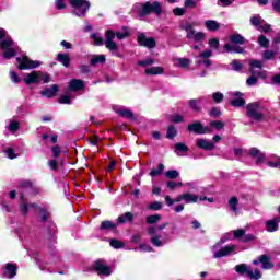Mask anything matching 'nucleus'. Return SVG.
<instances>
[{
	"instance_id": "1",
	"label": "nucleus",
	"mask_w": 280,
	"mask_h": 280,
	"mask_svg": "<svg viewBox=\"0 0 280 280\" xmlns=\"http://www.w3.org/2000/svg\"><path fill=\"white\" fill-rule=\"evenodd\" d=\"M194 27H198L197 22H184L180 25V28L186 32V38L188 40H194L195 43H200L207 38V34L205 32H196Z\"/></svg>"
},
{
	"instance_id": "2",
	"label": "nucleus",
	"mask_w": 280,
	"mask_h": 280,
	"mask_svg": "<svg viewBox=\"0 0 280 280\" xmlns=\"http://www.w3.org/2000/svg\"><path fill=\"white\" fill-rule=\"evenodd\" d=\"M226 240H231V234H225L215 245H213L212 249L214 250V259H221V257H229V255H233V253H235L237 248V246L235 245H228L220 248V246H222V244H224Z\"/></svg>"
},
{
	"instance_id": "3",
	"label": "nucleus",
	"mask_w": 280,
	"mask_h": 280,
	"mask_svg": "<svg viewBox=\"0 0 280 280\" xmlns=\"http://www.w3.org/2000/svg\"><path fill=\"white\" fill-rule=\"evenodd\" d=\"M115 36L118 38V40H124V38H128L129 33L128 31L117 33L113 31H107L105 33V47L113 54H115V51L119 49V46L117 45V43H115Z\"/></svg>"
},
{
	"instance_id": "4",
	"label": "nucleus",
	"mask_w": 280,
	"mask_h": 280,
	"mask_svg": "<svg viewBox=\"0 0 280 280\" xmlns=\"http://www.w3.org/2000/svg\"><path fill=\"white\" fill-rule=\"evenodd\" d=\"M234 269H235V272H237V275H241L242 277L246 275V277L249 278L250 280H259L261 279V277H264V275L261 273V271H259V269L253 270L246 264L236 265Z\"/></svg>"
},
{
	"instance_id": "5",
	"label": "nucleus",
	"mask_w": 280,
	"mask_h": 280,
	"mask_svg": "<svg viewBox=\"0 0 280 280\" xmlns=\"http://www.w3.org/2000/svg\"><path fill=\"white\" fill-rule=\"evenodd\" d=\"M167 225L168 223H163L158 226L152 225L149 226L147 230L148 233L151 235V244H153V246H155L156 248H161L163 244H167V240H161V235L156 234V231H163Z\"/></svg>"
},
{
	"instance_id": "6",
	"label": "nucleus",
	"mask_w": 280,
	"mask_h": 280,
	"mask_svg": "<svg viewBox=\"0 0 280 280\" xmlns=\"http://www.w3.org/2000/svg\"><path fill=\"white\" fill-rule=\"evenodd\" d=\"M0 49H3L4 58L10 60V58H14V56H16L19 46L16 43H14V40H12V37H7L4 40L0 42Z\"/></svg>"
},
{
	"instance_id": "7",
	"label": "nucleus",
	"mask_w": 280,
	"mask_h": 280,
	"mask_svg": "<svg viewBox=\"0 0 280 280\" xmlns=\"http://www.w3.org/2000/svg\"><path fill=\"white\" fill-rule=\"evenodd\" d=\"M69 3L73 8L72 13L80 18L86 16V12L91 8V3L86 0H69Z\"/></svg>"
},
{
	"instance_id": "8",
	"label": "nucleus",
	"mask_w": 280,
	"mask_h": 280,
	"mask_svg": "<svg viewBox=\"0 0 280 280\" xmlns=\"http://www.w3.org/2000/svg\"><path fill=\"white\" fill-rule=\"evenodd\" d=\"M163 12V8L161 7L160 2H145L142 4V9L139 11L140 19L148 16L150 14H156L158 16L161 15Z\"/></svg>"
},
{
	"instance_id": "9",
	"label": "nucleus",
	"mask_w": 280,
	"mask_h": 280,
	"mask_svg": "<svg viewBox=\"0 0 280 280\" xmlns=\"http://www.w3.org/2000/svg\"><path fill=\"white\" fill-rule=\"evenodd\" d=\"M261 110V104L257 102L249 103L246 106V115L247 117H249V119H253L254 121H261V119H264V113Z\"/></svg>"
},
{
	"instance_id": "10",
	"label": "nucleus",
	"mask_w": 280,
	"mask_h": 280,
	"mask_svg": "<svg viewBox=\"0 0 280 280\" xmlns=\"http://www.w3.org/2000/svg\"><path fill=\"white\" fill-rule=\"evenodd\" d=\"M16 62L18 69H20V71H25L27 69H37V67L40 65V61L31 60L27 56H23L22 58L18 57Z\"/></svg>"
},
{
	"instance_id": "11",
	"label": "nucleus",
	"mask_w": 280,
	"mask_h": 280,
	"mask_svg": "<svg viewBox=\"0 0 280 280\" xmlns=\"http://www.w3.org/2000/svg\"><path fill=\"white\" fill-rule=\"evenodd\" d=\"M93 269L97 272L98 277H110L113 275V270L104 260L98 259L93 264Z\"/></svg>"
},
{
	"instance_id": "12",
	"label": "nucleus",
	"mask_w": 280,
	"mask_h": 280,
	"mask_svg": "<svg viewBox=\"0 0 280 280\" xmlns=\"http://www.w3.org/2000/svg\"><path fill=\"white\" fill-rule=\"evenodd\" d=\"M189 132H195V135H211L213 131L209 127H203L200 121H195L188 125Z\"/></svg>"
},
{
	"instance_id": "13",
	"label": "nucleus",
	"mask_w": 280,
	"mask_h": 280,
	"mask_svg": "<svg viewBox=\"0 0 280 280\" xmlns=\"http://www.w3.org/2000/svg\"><path fill=\"white\" fill-rule=\"evenodd\" d=\"M138 43L141 47H147V49H154V47H156V40L154 37L148 38L143 33L138 35Z\"/></svg>"
},
{
	"instance_id": "14",
	"label": "nucleus",
	"mask_w": 280,
	"mask_h": 280,
	"mask_svg": "<svg viewBox=\"0 0 280 280\" xmlns=\"http://www.w3.org/2000/svg\"><path fill=\"white\" fill-rule=\"evenodd\" d=\"M254 266H259L262 264V270H272L275 268V264L270 261V257L268 255H260L256 260H253Z\"/></svg>"
},
{
	"instance_id": "15",
	"label": "nucleus",
	"mask_w": 280,
	"mask_h": 280,
	"mask_svg": "<svg viewBox=\"0 0 280 280\" xmlns=\"http://www.w3.org/2000/svg\"><path fill=\"white\" fill-rule=\"evenodd\" d=\"M229 96L234 97L231 100V105L235 108H241V106L246 104V101H244V94L242 92H229Z\"/></svg>"
},
{
	"instance_id": "16",
	"label": "nucleus",
	"mask_w": 280,
	"mask_h": 280,
	"mask_svg": "<svg viewBox=\"0 0 280 280\" xmlns=\"http://www.w3.org/2000/svg\"><path fill=\"white\" fill-rule=\"evenodd\" d=\"M256 69H264V61L261 60H249V73L252 75H258V78H261L262 73L261 71H257Z\"/></svg>"
},
{
	"instance_id": "17",
	"label": "nucleus",
	"mask_w": 280,
	"mask_h": 280,
	"mask_svg": "<svg viewBox=\"0 0 280 280\" xmlns=\"http://www.w3.org/2000/svg\"><path fill=\"white\" fill-rule=\"evenodd\" d=\"M113 110H115V113L120 115V117H126L127 119L135 120V114L126 107L116 105V106H113Z\"/></svg>"
},
{
	"instance_id": "18",
	"label": "nucleus",
	"mask_w": 280,
	"mask_h": 280,
	"mask_svg": "<svg viewBox=\"0 0 280 280\" xmlns=\"http://www.w3.org/2000/svg\"><path fill=\"white\" fill-rule=\"evenodd\" d=\"M234 238L235 240H241L242 242H253V240H255V236L253 234L246 235L245 230L238 229V230L234 231Z\"/></svg>"
},
{
	"instance_id": "19",
	"label": "nucleus",
	"mask_w": 280,
	"mask_h": 280,
	"mask_svg": "<svg viewBox=\"0 0 280 280\" xmlns=\"http://www.w3.org/2000/svg\"><path fill=\"white\" fill-rule=\"evenodd\" d=\"M24 82L26 84H38V82H40V72L33 71L31 73L25 74Z\"/></svg>"
},
{
	"instance_id": "20",
	"label": "nucleus",
	"mask_w": 280,
	"mask_h": 280,
	"mask_svg": "<svg viewBox=\"0 0 280 280\" xmlns=\"http://www.w3.org/2000/svg\"><path fill=\"white\" fill-rule=\"evenodd\" d=\"M279 222H280L279 217H275L273 219L268 220L266 222V231H268V233L277 232V230L279 229Z\"/></svg>"
},
{
	"instance_id": "21",
	"label": "nucleus",
	"mask_w": 280,
	"mask_h": 280,
	"mask_svg": "<svg viewBox=\"0 0 280 280\" xmlns=\"http://www.w3.org/2000/svg\"><path fill=\"white\" fill-rule=\"evenodd\" d=\"M3 275L7 279H14V277H16V266L12 262H8L4 267Z\"/></svg>"
},
{
	"instance_id": "22",
	"label": "nucleus",
	"mask_w": 280,
	"mask_h": 280,
	"mask_svg": "<svg viewBox=\"0 0 280 280\" xmlns=\"http://www.w3.org/2000/svg\"><path fill=\"white\" fill-rule=\"evenodd\" d=\"M197 148L201 150H215V144L207 139H197Z\"/></svg>"
},
{
	"instance_id": "23",
	"label": "nucleus",
	"mask_w": 280,
	"mask_h": 280,
	"mask_svg": "<svg viewBox=\"0 0 280 280\" xmlns=\"http://www.w3.org/2000/svg\"><path fill=\"white\" fill-rule=\"evenodd\" d=\"M70 91H82L84 89V81L80 79H72L69 82Z\"/></svg>"
},
{
	"instance_id": "24",
	"label": "nucleus",
	"mask_w": 280,
	"mask_h": 280,
	"mask_svg": "<svg viewBox=\"0 0 280 280\" xmlns=\"http://www.w3.org/2000/svg\"><path fill=\"white\" fill-rule=\"evenodd\" d=\"M57 61L68 68L71 65V57L69 56V54L59 52L57 55Z\"/></svg>"
},
{
	"instance_id": "25",
	"label": "nucleus",
	"mask_w": 280,
	"mask_h": 280,
	"mask_svg": "<svg viewBox=\"0 0 280 280\" xmlns=\"http://www.w3.org/2000/svg\"><path fill=\"white\" fill-rule=\"evenodd\" d=\"M145 75H163L165 69L163 67H151L144 70Z\"/></svg>"
},
{
	"instance_id": "26",
	"label": "nucleus",
	"mask_w": 280,
	"mask_h": 280,
	"mask_svg": "<svg viewBox=\"0 0 280 280\" xmlns=\"http://www.w3.org/2000/svg\"><path fill=\"white\" fill-rule=\"evenodd\" d=\"M56 93H58V85L54 84L50 88L44 89V91L40 92V95L44 97H55Z\"/></svg>"
},
{
	"instance_id": "27",
	"label": "nucleus",
	"mask_w": 280,
	"mask_h": 280,
	"mask_svg": "<svg viewBox=\"0 0 280 280\" xmlns=\"http://www.w3.org/2000/svg\"><path fill=\"white\" fill-rule=\"evenodd\" d=\"M135 215L132 212H125L124 214L119 215L117 219L118 224H126V222H133Z\"/></svg>"
},
{
	"instance_id": "28",
	"label": "nucleus",
	"mask_w": 280,
	"mask_h": 280,
	"mask_svg": "<svg viewBox=\"0 0 280 280\" xmlns=\"http://www.w3.org/2000/svg\"><path fill=\"white\" fill-rule=\"evenodd\" d=\"M205 26L209 32H218V30H220V23L215 20L206 21Z\"/></svg>"
},
{
	"instance_id": "29",
	"label": "nucleus",
	"mask_w": 280,
	"mask_h": 280,
	"mask_svg": "<svg viewBox=\"0 0 280 280\" xmlns=\"http://www.w3.org/2000/svg\"><path fill=\"white\" fill-rule=\"evenodd\" d=\"M228 205L231 211H233V213L237 215L238 213L237 206L240 205V199H237V197H231L230 200L228 201Z\"/></svg>"
},
{
	"instance_id": "30",
	"label": "nucleus",
	"mask_w": 280,
	"mask_h": 280,
	"mask_svg": "<svg viewBox=\"0 0 280 280\" xmlns=\"http://www.w3.org/2000/svg\"><path fill=\"white\" fill-rule=\"evenodd\" d=\"M183 196L184 202H186V205L198 202V195H194L191 192H184Z\"/></svg>"
},
{
	"instance_id": "31",
	"label": "nucleus",
	"mask_w": 280,
	"mask_h": 280,
	"mask_svg": "<svg viewBox=\"0 0 280 280\" xmlns=\"http://www.w3.org/2000/svg\"><path fill=\"white\" fill-rule=\"evenodd\" d=\"M37 207H38V205H36V203H30V205L22 203L20 206V211H21L22 215H28L30 209H37Z\"/></svg>"
},
{
	"instance_id": "32",
	"label": "nucleus",
	"mask_w": 280,
	"mask_h": 280,
	"mask_svg": "<svg viewBox=\"0 0 280 280\" xmlns=\"http://www.w3.org/2000/svg\"><path fill=\"white\" fill-rule=\"evenodd\" d=\"M106 62V56L104 55H94L91 59L92 67H95V65H104Z\"/></svg>"
},
{
	"instance_id": "33",
	"label": "nucleus",
	"mask_w": 280,
	"mask_h": 280,
	"mask_svg": "<svg viewBox=\"0 0 280 280\" xmlns=\"http://www.w3.org/2000/svg\"><path fill=\"white\" fill-rule=\"evenodd\" d=\"M117 226V223H114L113 221H103L101 223V231H113Z\"/></svg>"
},
{
	"instance_id": "34",
	"label": "nucleus",
	"mask_w": 280,
	"mask_h": 280,
	"mask_svg": "<svg viewBox=\"0 0 280 280\" xmlns=\"http://www.w3.org/2000/svg\"><path fill=\"white\" fill-rule=\"evenodd\" d=\"M230 40L234 43V45H244V43H246V39L241 34L231 35Z\"/></svg>"
},
{
	"instance_id": "35",
	"label": "nucleus",
	"mask_w": 280,
	"mask_h": 280,
	"mask_svg": "<svg viewBox=\"0 0 280 280\" xmlns=\"http://www.w3.org/2000/svg\"><path fill=\"white\" fill-rule=\"evenodd\" d=\"M147 209L149 211H161L163 209V202L161 201H154L148 205Z\"/></svg>"
},
{
	"instance_id": "36",
	"label": "nucleus",
	"mask_w": 280,
	"mask_h": 280,
	"mask_svg": "<svg viewBox=\"0 0 280 280\" xmlns=\"http://www.w3.org/2000/svg\"><path fill=\"white\" fill-rule=\"evenodd\" d=\"M224 49L225 51H233L234 54H244V48L240 46L233 47L231 44H225Z\"/></svg>"
},
{
	"instance_id": "37",
	"label": "nucleus",
	"mask_w": 280,
	"mask_h": 280,
	"mask_svg": "<svg viewBox=\"0 0 280 280\" xmlns=\"http://www.w3.org/2000/svg\"><path fill=\"white\" fill-rule=\"evenodd\" d=\"M36 210L37 211H39V213H40V221L42 222H47V220H49V212L47 211V209L46 208H42V207H38L37 206V208H36Z\"/></svg>"
},
{
	"instance_id": "38",
	"label": "nucleus",
	"mask_w": 280,
	"mask_h": 280,
	"mask_svg": "<svg viewBox=\"0 0 280 280\" xmlns=\"http://www.w3.org/2000/svg\"><path fill=\"white\" fill-rule=\"evenodd\" d=\"M92 40H94V45L102 46L104 45V37L100 35V33H92L91 34Z\"/></svg>"
},
{
	"instance_id": "39",
	"label": "nucleus",
	"mask_w": 280,
	"mask_h": 280,
	"mask_svg": "<svg viewBox=\"0 0 280 280\" xmlns=\"http://www.w3.org/2000/svg\"><path fill=\"white\" fill-rule=\"evenodd\" d=\"M163 172H165V165L163 164H159L158 165V170L153 168L150 172V176H152V178L156 177V176H161V174H163Z\"/></svg>"
},
{
	"instance_id": "40",
	"label": "nucleus",
	"mask_w": 280,
	"mask_h": 280,
	"mask_svg": "<svg viewBox=\"0 0 280 280\" xmlns=\"http://www.w3.org/2000/svg\"><path fill=\"white\" fill-rule=\"evenodd\" d=\"M264 20L261 19V16H254L250 19V23L254 27H256V30H259V27H261V25H264Z\"/></svg>"
},
{
	"instance_id": "41",
	"label": "nucleus",
	"mask_w": 280,
	"mask_h": 280,
	"mask_svg": "<svg viewBox=\"0 0 280 280\" xmlns=\"http://www.w3.org/2000/svg\"><path fill=\"white\" fill-rule=\"evenodd\" d=\"M161 214H152L147 217V224H158V222H161Z\"/></svg>"
},
{
	"instance_id": "42",
	"label": "nucleus",
	"mask_w": 280,
	"mask_h": 280,
	"mask_svg": "<svg viewBox=\"0 0 280 280\" xmlns=\"http://www.w3.org/2000/svg\"><path fill=\"white\" fill-rule=\"evenodd\" d=\"M258 45H260V47H264L265 49H268V47H270V40L266 38L265 35H260L258 37Z\"/></svg>"
},
{
	"instance_id": "43",
	"label": "nucleus",
	"mask_w": 280,
	"mask_h": 280,
	"mask_svg": "<svg viewBox=\"0 0 280 280\" xmlns=\"http://www.w3.org/2000/svg\"><path fill=\"white\" fill-rule=\"evenodd\" d=\"M231 67L233 71H242V69H244V65L237 59L232 60Z\"/></svg>"
},
{
	"instance_id": "44",
	"label": "nucleus",
	"mask_w": 280,
	"mask_h": 280,
	"mask_svg": "<svg viewBox=\"0 0 280 280\" xmlns=\"http://www.w3.org/2000/svg\"><path fill=\"white\" fill-rule=\"evenodd\" d=\"M212 100L215 102V104H222V102H224V94L221 92H214L212 94Z\"/></svg>"
},
{
	"instance_id": "45",
	"label": "nucleus",
	"mask_w": 280,
	"mask_h": 280,
	"mask_svg": "<svg viewBox=\"0 0 280 280\" xmlns=\"http://www.w3.org/2000/svg\"><path fill=\"white\" fill-rule=\"evenodd\" d=\"M166 178H170L171 180H174L180 176V173L176 170H171L165 173Z\"/></svg>"
},
{
	"instance_id": "46",
	"label": "nucleus",
	"mask_w": 280,
	"mask_h": 280,
	"mask_svg": "<svg viewBox=\"0 0 280 280\" xmlns=\"http://www.w3.org/2000/svg\"><path fill=\"white\" fill-rule=\"evenodd\" d=\"M8 128L10 132H16V130L21 128V125L19 124V121L10 120Z\"/></svg>"
},
{
	"instance_id": "47",
	"label": "nucleus",
	"mask_w": 280,
	"mask_h": 280,
	"mask_svg": "<svg viewBox=\"0 0 280 280\" xmlns=\"http://www.w3.org/2000/svg\"><path fill=\"white\" fill-rule=\"evenodd\" d=\"M177 62L183 69H187L191 65V60L187 58H178Z\"/></svg>"
},
{
	"instance_id": "48",
	"label": "nucleus",
	"mask_w": 280,
	"mask_h": 280,
	"mask_svg": "<svg viewBox=\"0 0 280 280\" xmlns=\"http://www.w3.org/2000/svg\"><path fill=\"white\" fill-rule=\"evenodd\" d=\"M170 119L173 124H183L185 121V117L178 114L171 115Z\"/></svg>"
},
{
	"instance_id": "49",
	"label": "nucleus",
	"mask_w": 280,
	"mask_h": 280,
	"mask_svg": "<svg viewBox=\"0 0 280 280\" xmlns=\"http://www.w3.org/2000/svg\"><path fill=\"white\" fill-rule=\"evenodd\" d=\"M182 186H183V183H180V182L171 180V182L166 183V187H167V189H171V191H174V189H176V187H182Z\"/></svg>"
},
{
	"instance_id": "50",
	"label": "nucleus",
	"mask_w": 280,
	"mask_h": 280,
	"mask_svg": "<svg viewBox=\"0 0 280 280\" xmlns=\"http://www.w3.org/2000/svg\"><path fill=\"white\" fill-rule=\"evenodd\" d=\"M276 161H267L268 167L279 168L280 170V158L275 156Z\"/></svg>"
},
{
	"instance_id": "51",
	"label": "nucleus",
	"mask_w": 280,
	"mask_h": 280,
	"mask_svg": "<svg viewBox=\"0 0 280 280\" xmlns=\"http://www.w3.org/2000/svg\"><path fill=\"white\" fill-rule=\"evenodd\" d=\"M178 132L176 131V128L174 126H170L166 131V138L167 139H174Z\"/></svg>"
},
{
	"instance_id": "52",
	"label": "nucleus",
	"mask_w": 280,
	"mask_h": 280,
	"mask_svg": "<svg viewBox=\"0 0 280 280\" xmlns=\"http://www.w3.org/2000/svg\"><path fill=\"white\" fill-rule=\"evenodd\" d=\"M175 152H189V148L185 143L178 142L175 144Z\"/></svg>"
},
{
	"instance_id": "53",
	"label": "nucleus",
	"mask_w": 280,
	"mask_h": 280,
	"mask_svg": "<svg viewBox=\"0 0 280 280\" xmlns=\"http://www.w3.org/2000/svg\"><path fill=\"white\" fill-rule=\"evenodd\" d=\"M210 126L215 128V130H222L224 128V122L220 120H212L210 121Z\"/></svg>"
},
{
	"instance_id": "54",
	"label": "nucleus",
	"mask_w": 280,
	"mask_h": 280,
	"mask_svg": "<svg viewBox=\"0 0 280 280\" xmlns=\"http://www.w3.org/2000/svg\"><path fill=\"white\" fill-rule=\"evenodd\" d=\"M213 56V51L211 49L205 50L199 54L198 58H202V60H209Z\"/></svg>"
},
{
	"instance_id": "55",
	"label": "nucleus",
	"mask_w": 280,
	"mask_h": 280,
	"mask_svg": "<svg viewBox=\"0 0 280 280\" xmlns=\"http://www.w3.org/2000/svg\"><path fill=\"white\" fill-rule=\"evenodd\" d=\"M275 59V51L272 50H265L262 52V60H273Z\"/></svg>"
},
{
	"instance_id": "56",
	"label": "nucleus",
	"mask_w": 280,
	"mask_h": 280,
	"mask_svg": "<svg viewBox=\"0 0 280 280\" xmlns=\"http://www.w3.org/2000/svg\"><path fill=\"white\" fill-rule=\"evenodd\" d=\"M39 82H44V84H47L51 82V78L47 73L39 72Z\"/></svg>"
},
{
	"instance_id": "57",
	"label": "nucleus",
	"mask_w": 280,
	"mask_h": 280,
	"mask_svg": "<svg viewBox=\"0 0 280 280\" xmlns=\"http://www.w3.org/2000/svg\"><path fill=\"white\" fill-rule=\"evenodd\" d=\"M257 74H252L247 80H246V84L247 86H255V84H257V77H255Z\"/></svg>"
},
{
	"instance_id": "58",
	"label": "nucleus",
	"mask_w": 280,
	"mask_h": 280,
	"mask_svg": "<svg viewBox=\"0 0 280 280\" xmlns=\"http://www.w3.org/2000/svg\"><path fill=\"white\" fill-rule=\"evenodd\" d=\"M208 45L211 49H218V47H220V40H218V38L209 39Z\"/></svg>"
},
{
	"instance_id": "59",
	"label": "nucleus",
	"mask_w": 280,
	"mask_h": 280,
	"mask_svg": "<svg viewBox=\"0 0 280 280\" xmlns=\"http://www.w3.org/2000/svg\"><path fill=\"white\" fill-rule=\"evenodd\" d=\"M55 8L56 10H65L67 4L65 3V0H55Z\"/></svg>"
},
{
	"instance_id": "60",
	"label": "nucleus",
	"mask_w": 280,
	"mask_h": 280,
	"mask_svg": "<svg viewBox=\"0 0 280 280\" xmlns=\"http://www.w3.org/2000/svg\"><path fill=\"white\" fill-rule=\"evenodd\" d=\"M138 65L140 67H150V65H154V59L149 58V59H145V60H141V61L138 62Z\"/></svg>"
},
{
	"instance_id": "61",
	"label": "nucleus",
	"mask_w": 280,
	"mask_h": 280,
	"mask_svg": "<svg viewBox=\"0 0 280 280\" xmlns=\"http://www.w3.org/2000/svg\"><path fill=\"white\" fill-rule=\"evenodd\" d=\"M109 244L113 248H124V243L118 240H112Z\"/></svg>"
},
{
	"instance_id": "62",
	"label": "nucleus",
	"mask_w": 280,
	"mask_h": 280,
	"mask_svg": "<svg viewBox=\"0 0 280 280\" xmlns=\"http://www.w3.org/2000/svg\"><path fill=\"white\" fill-rule=\"evenodd\" d=\"M10 78L15 84H19V82H21V77H19V74H16V72L14 71H10Z\"/></svg>"
},
{
	"instance_id": "63",
	"label": "nucleus",
	"mask_w": 280,
	"mask_h": 280,
	"mask_svg": "<svg viewBox=\"0 0 280 280\" xmlns=\"http://www.w3.org/2000/svg\"><path fill=\"white\" fill-rule=\"evenodd\" d=\"M20 188L22 189V191L24 189H32V182H30V180L21 182Z\"/></svg>"
},
{
	"instance_id": "64",
	"label": "nucleus",
	"mask_w": 280,
	"mask_h": 280,
	"mask_svg": "<svg viewBox=\"0 0 280 280\" xmlns=\"http://www.w3.org/2000/svg\"><path fill=\"white\" fill-rule=\"evenodd\" d=\"M59 104H71V96L62 95L59 97Z\"/></svg>"
}]
</instances>
